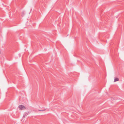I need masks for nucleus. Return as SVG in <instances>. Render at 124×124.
Returning a JSON list of instances; mask_svg holds the SVG:
<instances>
[{
    "mask_svg": "<svg viewBox=\"0 0 124 124\" xmlns=\"http://www.w3.org/2000/svg\"><path fill=\"white\" fill-rule=\"evenodd\" d=\"M18 108L20 110L25 109H26V107L23 105H20L19 106Z\"/></svg>",
    "mask_w": 124,
    "mask_h": 124,
    "instance_id": "1",
    "label": "nucleus"
},
{
    "mask_svg": "<svg viewBox=\"0 0 124 124\" xmlns=\"http://www.w3.org/2000/svg\"><path fill=\"white\" fill-rule=\"evenodd\" d=\"M119 80V78H114V82H115L118 81Z\"/></svg>",
    "mask_w": 124,
    "mask_h": 124,
    "instance_id": "2",
    "label": "nucleus"
},
{
    "mask_svg": "<svg viewBox=\"0 0 124 124\" xmlns=\"http://www.w3.org/2000/svg\"><path fill=\"white\" fill-rule=\"evenodd\" d=\"M45 110V109H44V110H39V111H44V110Z\"/></svg>",
    "mask_w": 124,
    "mask_h": 124,
    "instance_id": "3",
    "label": "nucleus"
}]
</instances>
